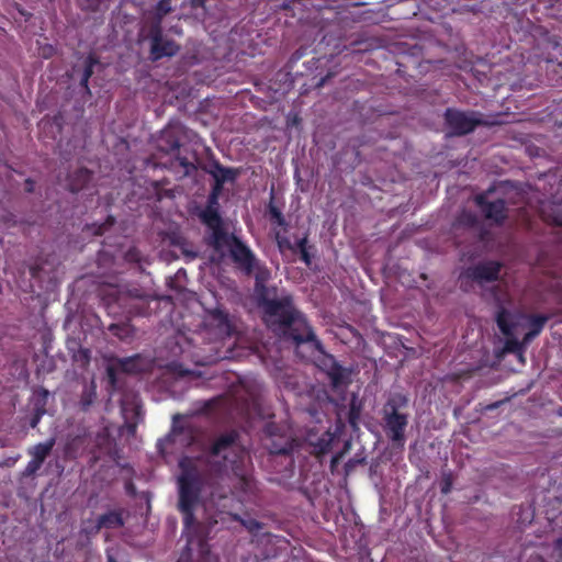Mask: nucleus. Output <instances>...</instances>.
<instances>
[{
  "instance_id": "17",
  "label": "nucleus",
  "mask_w": 562,
  "mask_h": 562,
  "mask_svg": "<svg viewBox=\"0 0 562 562\" xmlns=\"http://www.w3.org/2000/svg\"><path fill=\"white\" fill-rule=\"evenodd\" d=\"M202 170L213 177L214 184L222 187H224L225 182H234L238 176L237 169L225 167L215 158L203 165Z\"/></svg>"
},
{
  "instance_id": "2",
  "label": "nucleus",
  "mask_w": 562,
  "mask_h": 562,
  "mask_svg": "<svg viewBox=\"0 0 562 562\" xmlns=\"http://www.w3.org/2000/svg\"><path fill=\"white\" fill-rule=\"evenodd\" d=\"M238 441L239 434L234 429L218 435L205 450L203 461L216 475L231 470L237 479L235 488L250 498L255 495L257 486L246 468V452Z\"/></svg>"
},
{
  "instance_id": "34",
  "label": "nucleus",
  "mask_w": 562,
  "mask_h": 562,
  "mask_svg": "<svg viewBox=\"0 0 562 562\" xmlns=\"http://www.w3.org/2000/svg\"><path fill=\"white\" fill-rule=\"evenodd\" d=\"M42 465L43 464H41L40 462L31 459L23 471V476L29 477L35 475L36 472L42 468Z\"/></svg>"
},
{
  "instance_id": "14",
  "label": "nucleus",
  "mask_w": 562,
  "mask_h": 562,
  "mask_svg": "<svg viewBox=\"0 0 562 562\" xmlns=\"http://www.w3.org/2000/svg\"><path fill=\"white\" fill-rule=\"evenodd\" d=\"M148 37L150 40V54L154 60L175 56L179 50V46L172 40L164 37L162 26H158V24H150Z\"/></svg>"
},
{
  "instance_id": "33",
  "label": "nucleus",
  "mask_w": 562,
  "mask_h": 562,
  "mask_svg": "<svg viewBox=\"0 0 562 562\" xmlns=\"http://www.w3.org/2000/svg\"><path fill=\"white\" fill-rule=\"evenodd\" d=\"M306 50L307 48L305 47H300L297 48L292 55L291 57L289 58L288 63H286V68L289 71H293L294 70V67L296 65V63L299 60H301L305 55H306Z\"/></svg>"
},
{
  "instance_id": "31",
  "label": "nucleus",
  "mask_w": 562,
  "mask_h": 562,
  "mask_svg": "<svg viewBox=\"0 0 562 562\" xmlns=\"http://www.w3.org/2000/svg\"><path fill=\"white\" fill-rule=\"evenodd\" d=\"M97 398L95 387L85 389L80 397V407L87 412Z\"/></svg>"
},
{
  "instance_id": "50",
  "label": "nucleus",
  "mask_w": 562,
  "mask_h": 562,
  "mask_svg": "<svg viewBox=\"0 0 562 562\" xmlns=\"http://www.w3.org/2000/svg\"><path fill=\"white\" fill-rule=\"evenodd\" d=\"M34 184H35V182L32 179H30V178L26 179L25 183H24V190L27 193H32L34 191Z\"/></svg>"
},
{
  "instance_id": "29",
  "label": "nucleus",
  "mask_w": 562,
  "mask_h": 562,
  "mask_svg": "<svg viewBox=\"0 0 562 562\" xmlns=\"http://www.w3.org/2000/svg\"><path fill=\"white\" fill-rule=\"evenodd\" d=\"M150 302L147 304H143L139 301L128 302V304L124 305L127 308L128 314L134 316H147L151 313Z\"/></svg>"
},
{
  "instance_id": "21",
  "label": "nucleus",
  "mask_w": 562,
  "mask_h": 562,
  "mask_svg": "<svg viewBox=\"0 0 562 562\" xmlns=\"http://www.w3.org/2000/svg\"><path fill=\"white\" fill-rule=\"evenodd\" d=\"M334 390L347 386L350 383V371L344 368L338 361L326 373Z\"/></svg>"
},
{
  "instance_id": "56",
  "label": "nucleus",
  "mask_w": 562,
  "mask_h": 562,
  "mask_svg": "<svg viewBox=\"0 0 562 562\" xmlns=\"http://www.w3.org/2000/svg\"><path fill=\"white\" fill-rule=\"evenodd\" d=\"M326 81V77L322 78L321 81L318 82V87H322Z\"/></svg>"
},
{
  "instance_id": "58",
  "label": "nucleus",
  "mask_w": 562,
  "mask_h": 562,
  "mask_svg": "<svg viewBox=\"0 0 562 562\" xmlns=\"http://www.w3.org/2000/svg\"><path fill=\"white\" fill-rule=\"evenodd\" d=\"M311 66L313 67V64H312ZM314 68H315V69H318V66H317V65H314Z\"/></svg>"
},
{
  "instance_id": "13",
  "label": "nucleus",
  "mask_w": 562,
  "mask_h": 562,
  "mask_svg": "<svg viewBox=\"0 0 562 562\" xmlns=\"http://www.w3.org/2000/svg\"><path fill=\"white\" fill-rule=\"evenodd\" d=\"M158 148L167 154L177 151L175 160L183 169V176H191L198 170L194 162L190 161L187 157L179 155L180 139L173 130H165L161 132L158 139Z\"/></svg>"
},
{
  "instance_id": "57",
  "label": "nucleus",
  "mask_w": 562,
  "mask_h": 562,
  "mask_svg": "<svg viewBox=\"0 0 562 562\" xmlns=\"http://www.w3.org/2000/svg\"><path fill=\"white\" fill-rule=\"evenodd\" d=\"M469 218H470L471 221H474V220H475V217H474L473 215H469Z\"/></svg>"
},
{
  "instance_id": "6",
  "label": "nucleus",
  "mask_w": 562,
  "mask_h": 562,
  "mask_svg": "<svg viewBox=\"0 0 562 562\" xmlns=\"http://www.w3.org/2000/svg\"><path fill=\"white\" fill-rule=\"evenodd\" d=\"M295 440L288 436H271L267 442L269 467L283 477H291L294 472L293 451Z\"/></svg>"
},
{
  "instance_id": "54",
  "label": "nucleus",
  "mask_w": 562,
  "mask_h": 562,
  "mask_svg": "<svg viewBox=\"0 0 562 562\" xmlns=\"http://www.w3.org/2000/svg\"><path fill=\"white\" fill-rule=\"evenodd\" d=\"M285 562H304L301 559H299L296 555L291 557Z\"/></svg>"
},
{
  "instance_id": "44",
  "label": "nucleus",
  "mask_w": 562,
  "mask_h": 562,
  "mask_svg": "<svg viewBox=\"0 0 562 562\" xmlns=\"http://www.w3.org/2000/svg\"><path fill=\"white\" fill-rule=\"evenodd\" d=\"M133 362V359L132 358H122V359H117V364L119 367L125 371V372H128L130 371V366L132 364Z\"/></svg>"
},
{
  "instance_id": "35",
  "label": "nucleus",
  "mask_w": 562,
  "mask_h": 562,
  "mask_svg": "<svg viewBox=\"0 0 562 562\" xmlns=\"http://www.w3.org/2000/svg\"><path fill=\"white\" fill-rule=\"evenodd\" d=\"M269 214L271 216V220H273L279 226L285 225V218L278 207L270 205Z\"/></svg>"
},
{
  "instance_id": "3",
  "label": "nucleus",
  "mask_w": 562,
  "mask_h": 562,
  "mask_svg": "<svg viewBox=\"0 0 562 562\" xmlns=\"http://www.w3.org/2000/svg\"><path fill=\"white\" fill-rule=\"evenodd\" d=\"M181 473L178 476V510L182 515L183 531L188 543L202 539V525L194 512L201 501L204 481L198 468L188 459L180 461Z\"/></svg>"
},
{
  "instance_id": "52",
  "label": "nucleus",
  "mask_w": 562,
  "mask_h": 562,
  "mask_svg": "<svg viewBox=\"0 0 562 562\" xmlns=\"http://www.w3.org/2000/svg\"><path fill=\"white\" fill-rule=\"evenodd\" d=\"M502 403H503V401H498V402L492 403V404L487 405V407H486V408H487V409H491V411H492V409H496V408H498V407H499V405H501Z\"/></svg>"
},
{
  "instance_id": "32",
  "label": "nucleus",
  "mask_w": 562,
  "mask_h": 562,
  "mask_svg": "<svg viewBox=\"0 0 562 562\" xmlns=\"http://www.w3.org/2000/svg\"><path fill=\"white\" fill-rule=\"evenodd\" d=\"M102 530L101 527H99L98 519H87L83 521V526L81 528V533H83L87 537H94Z\"/></svg>"
},
{
  "instance_id": "48",
  "label": "nucleus",
  "mask_w": 562,
  "mask_h": 562,
  "mask_svg": "<svg viewBox=\"0 0 562 562\" xmlns=\"http://www.w3.org/2000/svg\"><path fill=\"white\" fill-rule=\"evenodd\" d=\"M538 335L536 333H533L532 330H528L525 336H524V339H522V346L525 344H528L529 341H531L533 338H536Z\"/></svg>"
},
{
  "instance_id": "20",
  "label": "nucleus",
  "mask_w": 562,
  "mask_h": 562,
  "mask_svg": "<svg viewBox=\"0 0 562 562\" xmlns=\"http://www.w3.org/2000/svg\"><path fill=\"white\" fill-rule=\"evenodd\" d=\"M91 179L92 172L88 168H78L68 177V189L71 192H79L87 187Z\"/></svg>"
},
{
  "instance_id": "7",
  "label": "nucleus",
  "mask_w": 562,
  "mask_h": 562,
  "mask_svg": "<svg viewBox=\"0 0 562 562\" xmlns=\"http://www.w3.org/2000/svg\"><path fill=\"white\" fill-rule=\"evenodd\" d=\"M255 552L252 557L247 558L244 562H271L272 559L285 552L290 547V541L271 532L255 535L252 540Z\"/></svg>"
},
{
  "instance_id": "26",
  "label": "nucleus",
  "mask_w": 562,
  "mask_h": 562,
  "mask_svg": "<svg viewBox=\"0 0 562 562\" xmlns=\"http://www.w3.org/2000/svg\"><path fill=\"white\" fill-rule=\"evenodd\" d=\"M172 0H159L155 7L154 20L151 24H158V26H162L164 18L172 12Z\"/></svg>"
},
{
  "instance_id": "55",
  "label": "nucleus",
  "mask_w": 562,
  "mask_h": 562,
  "mask_svg": "<svg viewBox=\"0 0 562 562\" xmlns=\"http://www.w3.org/2000/svg\"><path fill=\"white\" fill-rule=\"evenodd\" d=\"M108 562H117L113 555H108Z\"/></svg>"
},
{
  "instance_id": "25",
  "label": "nucleus",
  "mask_w": 562,
  "mask_h": 562,
  "mask_svg": "<svg viewBox=\"0 0 562 562\" xmlns=\"http://www.w3.org/2000/svg\"><path fill=\"white\" fill-rule=\"evenodd\" d=\"M333 441L334 435L329 430L325 431L316 441L311 442L313 448L312 453L317 457L328 453L331 449Z\"/></svg>"
},
{
  "instance_id": "10",
  "label": "nucleus",
  "mask_w": 562,
  "mask_h": 562,
  "mask_svg": "<svg viewBox=\"0 0 562 562\" xmlns=\"http://www.w3.org/2000/svg\"><path fill=\"white\" fill-rule=\"evenodd\" d=\"M285 342L291 344L295 348V352L299 357L304 360H310L314 357L315 352H318L319 356L316 359V366L325 373H327L334 364L337 362L333 355L327 353L324 348L322 341L317 338L314 333V339L311 341H304L296 344L292 339H288L285 337H279Z\"/></svg>"
},
{
  "instance_id": "53",
  "label": "nucleus",
  "mask_w": 562,
  "mask_h": 562,
  "mask_svg": "<svg viewBox=\"0 0 562 562\" xmlns=\"http://www.w3.org/2000/svg\"><path fill=\"white\" fill-rule=\"evenodd\" d=\"M341 456H342V453L335 454L331 459V464H336L339 461V459L341 458Z\"/></svg>"
},
{
  "instance_id": "47",
  "label": "nucleus",
  "mask_w": 562,
  "mask_h": 562,
  "mask_svg": "<svg viewBox=\"0 0 562 562\" xmlns=\"http://www.w3.org/2000/svg\"><path fill=\"white\" fill-rule=\"evenodd\" d=\"M106 374H108V378H109V382L112 385H115V383H116V372H115V369L112 368V367H109L106 369Z\"/></svg>"
},
{
  "instance_id": "51",
  "label": "nucleus",
  "mask_w": 562,
  "mask_h": 562,
  "mask_svg": "<svg viewBox=\"0 0 562 562\" xmlns=\"http://www.w3.org/2000/svg\"><path fill=\"white\" fill-rule=\"evenodd\" d=\"M317 63H319V58H315L313 57L310 61H307V65H306V69L307 71H312V66L310 65H316Z\"/></svg>"
},
{
  "instance_id": "42",
  "label": "nucleus",
  "mask_w": 562,
  "mask_h": 562,
  "mask_svg": "<svg viewBox=\"0 0 562 562\" xmlns=\"http://www.w3.org/2000/svg\"><path fill=\"white\" fill-rule=\"evenodd\" d=\"M451 488H452V479L449 475L445 476L441 482V487H440L441 493L448 494L451 492Z\"/></svg>"
},
{
  "instance_id": "40",
  "label": "nucleus",
  "mask_w": 562,
  "mask_h": 562,
  "mask_svg": "<svg viewBox=\"0 0 562 562\" xmlns=\"http://www.w3.org/2000/svg\"><path fill=\"white\" fill-rule=\"evenodd\" d=\"M44 414H45L44 408H36L33 416L31 417L30 426L32 428H35L38 425V423L41 422Z\"/></svg>"
},
{
  "instance_id": "15",
  "label": "nucleus",
  "mask_w": 562,
  "mask_h": 562,
  "mask_svg": "<svg viewBox=\"0 0 562 562\" xmlns=\"http://www.w3.org/2000/svg\"><path fill=\"white\" fill-rule=\"evenodd\" d=\"M510 312L507 308L501 306L497 310L495 321L501 333L506 337L504 347L505 351L509 353L521 355L524 350L522 342L515 337L514 330L516 325L510 322Z\"/></svg>"
},
{
  "instance_id": "11",
  "label": "nucleus",
  "mask_w": 562,
  "mask_h": 562,
  "mask_svg": "<svg viewBox=\"0 0 562 562\" xmlns=\"http://www.w3.org/2000/svg\"><path fill=\"white\" fill-rule=\"evenodd\" d=\"M223 189L224 187L213 183L206 200V205L199 213V218L201 223L206 227V232H213L225 226V222L220 213L218 203Z\"/></svg>"
},
{
  "instance_id": "19",
  "label": "nucleus",
  "mask_w": 562,
  "mask_h": 562,
  "mask_svg": "<svg viewBox=\"0 0 562 562\" xmlns=\"http://www.w3.org/2000/svg\"><path fill=\"white\" fill-rule=\"evenodd\" d=\"M126 510L124 508L110 509L98 516L99 527L102 529H119L125 525Z\"/></svg>"
},
{
  "instance_id": "37",
  "label": "nucleus",
  "mask_w": 562,
  "mask_h": 562,
  "mask_svg": "<svg viewBox=\"0 0 562 562\" xmlns=\"http://www.w3.org/2000/svg\"><path fill=\"white\" fill-rule=\"evenodd\" d=\"M114 222H115V220L113 216H111V215L108 216V218L104 223H102L98 226L93 225V227H94L93 234L98 235V236L102 235L106 231L108 227H110L114 224Z\"/></svg>"
},
{
  "instance_id": "41",
  "label": "nucleus",
  "mask_w": 562,
  "mask_h": 562,
  "mask_svg": "<svg viewBox=\"0 0 562 562\" xmlns=\"http://www.w3.org/2000/svg\"><path fill=\"white\" fill-rule=\"evenodd\" d=\"M0 222L7 226H14L16 223L14 214L7 211H3V215L0 217Z\"/></svg>"
},
{
  "instance_id": "5",
  "label": "nucleus",
  "mask_w": 562,
  "mask_h": 562,
  "mask_svg": "<svg viewBox=\"0 0 562 562\" xmlns=\"http://www.w3.org/2000/svg\"><path fill=\"white\" fill-rule=\"evenodd\" d=\"M409 398L401 392L391 393L382 408V427L387 439L395 446L403 448L406 441V428L409 415L403 409L407 408Z\"/></svg>"
},
{
  "instance_id": "43",
  "label": "nucleus",
  "mask_w": 562,
  "mask_h": 562,
  "mask_svg": "<svg viewBox=\"0 0 562 562\" xmlns=\"http://www.w3.org/2000/svg\"><path fill=\"white\" fill-rule=\"evenodd\" d=\"M246 528L250 531H257L262 528V524L256 519H250L247 522H245Z\"/></svg>"
},
{
  "instance_id": "36",
  "label": "nucleus",
  "mask_w": 562,
  "mask_h": 562,
  "mask_svg": "<svg viewBox=\"0 0 562 562\" xmlns=\"http://www.w3.org/2000/svg\"><path fill=\"white\" fill-rule=\"evenodd\" d=\"M551 220L554 225L562 227V203L552 207Z\"/></svg>"
},
{
  "instance_id": "12",
  "label": "nucleus",
  "mask_w": 562,
  "mask_h": 562,
  "mask_svg": "<svg viewBox=\"0 0 562 562\" xmlns=\"http://www.w3.org/2000/svg\"><path fill=\"white\" fill-rule=\"evenodd\" d=\"M502 268L503 263L497 260H486L470 266L461 274V285L465 279L479 284L495 282L499 279Z\"/></svg>"
},
{
  "instance_id": "49",
  "label": "nucleus",
  "mask_w": 562,
  "mask_h": 562,
  "mask_svg": "<svg viewBox=\"0 0 562 562\" xmlns=\"http://www.w3.org/2000/svg\"><path fill=\"white\" fill-rule=\"evenodd\" d=\"M126 259L130 261H139V254L136 250H130L126 254Z\"/></svg>"
},
{
  "instance_id": "1",
  "label": "nucleus",
  "mask_w": 562,
  "mask_h": 562,
  "mask_svg": "<svg viewBox=\"0 0 562 562\" xmlns=\"http://www.w3.org/2000/svg\"><path fill=\"white\" fill-rule=\"evenodd\" d=\"M251 266V270L244 273L255 278L254 290L267 327L276 336L292 339L296 344L313 340L314 328L295 306L293 296L288 293L278 296L276 286H267L271 272L259 259Z\"/></svg>"
},
{
  "instance_id": "46",
  "label": "nucleus",
  "mask_w": 562,
  "mask_h": 562,
  "mask_svg": "<svg viewBox=\"0 0 562 562\" xmlns=\"http://www.w3.org/2000/svg\"><path fill=\"white\" fill-rule=\"evenodd\" d=\"M102 0H87V9L90 11H98Z\"/></svg>"
},
{
  "instance_id": "9",
  "label": "nucleus",
  "mask_w": 562,
  "mask_h": 562,
  "mask_svg": "<svg viewBox=\"0 0 562 562\" xmlns=\"http://www.w3.org/2000/svg\"><path fill=\"white\" fill-rule=\"evenodd\" d=\"M495 191L490 187L474 196V203L481 211L484 218L495 226H503L509 217V209L504 199L491 201L488 198Z\"/></svg>"
},
{
  "instance_id": "16",
  "label": "nucleus",
  "mask_w": 562,
  "mask_h": 562,
  "mask_svg": "<svg viewBox=\"0 0 562 562\" xmlns=\"http://www.w3.org/2000/svg\"><path fill=\"white\" fill-rule=\"evenodd\" d=\"M108 297L110 299L109 304L115 303L120 306H124L128 304V302L133 301H139L143 302V304H147L148 302L157 300L150 293L136 286L126 289L125 291H121L117 288H112L108 293Z\"/></svg>"
},
{
  "instance_id": "24",
  "label": "nucleus",
  "mask_w": 562,
  "mask_h": 562,
  "mask_svg": "<svg viewBox=\"0 0 562 562\" xmlns=\"http://www.w3.org/2000/svg\"><path fill=\"white\" fill-rule=\"evenodd\" d=\"M108 330L122 341L131 340L135 336V328L130 322L112 323Z\"/></svg>"
},
{
  "instance_id": "59",
  "label": "nucleus",
  "mask_w": 562,
  "mask_h": 562,
  "mask_svg": "<svg viewBox=\"0 0 562 562\" xmlns=\"http://www.w3.org/2000/svg\"><path fill=\"white\" fill-rule=\"evenodd\" d=\"M311 66L313 67V64H312ZM314 68H315V69H318V66H317V65H314Z\"/></svg>"
},
{
  "instance_id": "4",
  "label": "nucleus",
  "mask_w": 562,
  "mask_h": 562,
  "mask_svg": "<svg viewBox=\"0 0 562 562\" xmlns=\"http://www.w3.org/2000/svg\"><path fill=\"white\" fill-rule=\"evenodd\" d=\"M204 241L217 254L224 255V251L228 250L231 259L243 272H249L251 265L258 259L246 243L228 232L226 225L216 231L206 232Z\"/></svg>"
},
{
  "instance_id": "8",
  "label": "nucleus",
  "mask_w": 562,
  "mask_h": 562,
  "mask_svg": "<svg viewBox=\"0 0 562 562\" xmlns=\"http://www.w3.org/2000/svg\"><path fill=\"white\" fill-rule=\"evenodd\" d=\"M482 114L476 111H461L454 108L446 109L443 120L449 134L463 136L472 133L477 126L486 125L481 119Z\"/></svg>"
},
{
  "instance_id": "23",
  "label": "nucleus",
  "mask_w": 562,
  "mask_h": 562,
  "mask_svg": "<svg viewBox=\"0 0 562 562\" xmlns=\"http://www.w3.org/2000/svg\"><path fill=\"white\" fill-rule=\"evenodd\" d=\"M55 443V438H49L45 442L37 443L30 448L27 453L32 457L33 460L43 464L46 458L50 454Z\"/></svg>"
},
{
  "instance_id": "18",
  "label": "nucleus",
  "mask_w": 562,
  "mask_h": 562,
  "mask_svg": "<svg viewBox=\"0 0 562 562\" xmlns=\"http://www.w3.org/2000/svg\"><path fill=\"white\" fill-rule=\"evenodd\" d=\"M279 247H285L292 252L300 254L301 260L310 267L312 265V257L311 250H314L315 247L313 245L308 244L307 235H304L301 239H299L295 244H291V241L286 238L279 240Z\"/></svg>"
},
{
  "instance_id": "22",
  "label": "nucleus",
  "mask_w": 562,
  "mask_h": 562,
  "mask_svg": "<svg viewBox=\"0 0 562 562\" xmlns=\"http://www.w3.org/2000/svg\"><path fill=\"white\" fill-rule=\"evenodd\" d=\"M211 324L214 325L221 334L231 335L233 331V325L229 321L228 314L221 310L215 308L210 312Z\"/></svg>"
},
{
  "instance_id": "45",
  "label": "nucleus",
  "mask_w": 562,
  "mask_h": 562,
  "mask_svg": "<svg viewBox=\"0 0 562 562\" xmlns=\"http://www.w3.org/2000/svg\"><path fill=\"white\" fill-rule=\"evenodd\" d=\"M553 551L557 554V557L560 560H562V537H560L553 541Z\"/></svg>"
},
{
  "instance_id": "38",
  "label": "nucleus",
  "mask_w": 562,
  "mask_h": 562,
  "mask_svg": "<svg viewBox=\"0 0 562 562\" xmlns=\"http://www.w3.org/2000/svg\"><path fill=\"white\" fill-rule=\"evenodd\" d=\"M172 442L171 436H167L164 439H159L157 442L158 452L165 457L167 454V447Z\"/></svg>"
},
{
  "instance_id": "39",
  "label": "nucleus",
  "mask_w": 562,
  "mask_h": 562,
  "mask_svg": "<svg viewBox=\"0 0 562 562\" xmlns=\"http://www.w3.org/2000/svg\"><path fill=\"white\" fill-rule=\"evenodd\" d=\"M74 358L76 361H82V364H88L90 361V351L88 349L80 348L78 355Z\"/></svg>"
},
{
  "instance_id": "27",
  "label": "nucleus",
  "mask_w": 562,
  "mask_h": 562,
  "mask_svg": "<svg viewBox=\"0 0 562 562\" xmlns=\"http://www.w3.org/2000/svg\"><path fill=\"white\" fill-rule=\"evenodd\" d=\"M99 63L98 58L90 54L86 60H85V69H83V72H82V77L80 79V86L81 88H83L88 93H90V90H89V79L91 78L92 74H93V68L94 66Z\"/></svg>"
},
{
  "instance_id": "28",
  "label": "nucleus",
  "mask_w": 562,
  "mask_h": 562,
  "mask_svg": "<svg viewBox=\"0 0 562 562\" xmlns=\"http://www.w3.org/2000/svg\"><path fill=\"white\" fill-rule=\"evenodd\" d=\"M528 327L530 330L539 335L544 328L547 322L549 321V316L544 314H530L527 315Z\"/></svg>"
},
{
  "instance_id": "30",
  "label": "nucleus",
  "mask_w": 562,
  "mask_h": 562,
  "mask_svg": "<svg viewBox=\"0 0 562 562\" xmlns=\"http://www.w3.org/2000/svg\"><path fill=\"white\" fill-rule=\"evenodd\" d=\"M83 437L81 436H75L74 438L69 439L65 446V456L69 459H76L78 456L79 449L83 446Z\"/></svg>"
}]
</instances>
